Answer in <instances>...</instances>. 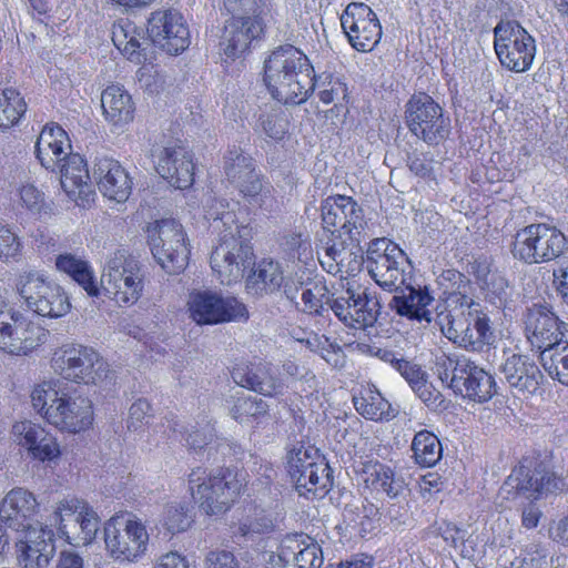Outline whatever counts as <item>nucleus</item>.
<instances>
[{"label": "nucleus", "mask_w": 568, "mask_h": 568, "mask_svg": "<svg viewBox=\"0 0 568 568\" xmlns=\"http://www.w3.org/2000/svg\"><path fill=\"white\" fill-rule=\"evenodd\" d=\"M405 119L409 131L428 145H438L449 136L450 119L426 93L415 94L408 100Z\"/></svg>", "instance_id": "nucleus-15"}, {"label": "nucleus", "mask_w": 568, "mask_h": 568, "mask_svg": "<svg viewBox=\"0 0 568 568\" xmlns=\"http://www.w3.org/2000/svg\"><path fill=\"white\" fill-rule=\"evenodd\" d=\"M339 240V242L333 240V244L325 250L324 258L336 262L337 264H344L349 257L354 255V263L356 266L351 267V271H355L361 265L359 260L362 256L355 252L346 250V245L351 244L349 240H347V236L345 239L342 236Z\"/></svg>", "instance_id": "nucleus-56"}, {"label": "nucleus", "mask_w": 568, "mask_h": 568, "mask_svg": "<svg viewBox=\"0 0 568 568\" xmlns=\"http://www.w3.org/2000/svg\"><path fill=\"white\" fill-rule=\"evenodd\" d=\"M187 305L191 318L199 325H215L248 318L246 306L236 297L222 296L210 290L192 292Z\"/></svg>", "instance_id": "nucleus-19"}, {"label": "nucleus", "mask_w": 568, "mask_h": 568, "mask_svg": "<svg viewBox=\"0 0 568 568\" xmlns=\"http://www.w3.org/2000/svg\"><path fill=\"white\" fill-rule=\"evenodd\" d=\"M494 47L500 63L514 72L529 70L536 55L535 39L514 20L497 23Z\"/></svg>", "instance_id": "nucleus-16"}, {"label": "nucleus", "mask_w": 568, "mask_h": 568, "mask_svg": "<svg viewBox=\"0 0 568 568\" xmlns=\"http://www.w3.org/2000/svg\"><path fill=\"white\" fill-rule=\"evenodd\" d=\"M440 534L446 542L460 550L463 557L471 558L474 556L475 540L466 529L447 523L444 527H440Z\"/></svg>", "instance_id": "nucleus-50"}, {"label": "nucleus", "mask_w": 568, "mask_h": 568, "mask_svg": "<svg viewBox=\"0 0 568 568\" xmlns=\"http://www.w3.org/2000/svg\"><path fill=\"white\" fill-rule=\"evenodd\" d=\"M152 418V407L144 398L136 399L129 408L126 426L129 430H138L143 425L150 423Z\"/></svg>", "instance_id": "nucleus-55"}, {"label": "nucleus", "mask_w": 568, "mask_h": 568, "mask_svg": "<svg viewBox=\"0 0 568 568\" xmlns=\"http://www.w3.org/2000/svg\"><path fill=\"white\" fill-rule=\"evenodd\" d=\"M397 372L408 383L412 390L416 389L428 378V374L422 368L419 364L407 361L405 358L402 364H399Z\"/></svg>", "instance_id": "nucleus-60"}, {"label": "nucleus", "mask_w": 568, "mask_h": 568, "mask_svg": "<svg viewBox=\"0 0 568 568\" xmlns=\"http://www.w3.org/2000/svg\"><path fill=\"white\" fill-rule=\"evenodd\" d=\"M105 549L118 561H132L146 551L149 534L136 518L111 517L103 528Z\"/></svg>", "instance_id": "nucleus-18"}, {"label": "nucleus", "mask_w": 568, "mask_h": 568, "mask_svg": "<svg viewBox=\"0 0 568 568\" xmlns=\"http://www.w3.org/2000/svg\"><path fill=\"white\" fill-rule=\"evenodd\" d=\"M103 113L113 124L133 120L134 105L131 95L119 85L108 87L101 94Z\"/></svg>", "instance_id": "nucleus-36"}, {"label": "nucleus", "mask_w": 568, "mask_h": 568, "mask_svg": "<svg viewBox=\"0 0 568 568\" xmlns=\"http://www.w3.org/2000/svg\"><path fill=\"white\" fill-rule=\"evenodd\" d=\"M154 568H189V562L181 554L171 551L161 556Z\"/></svg>", "instance_id": "nucleus-64"}, {"label": "nucleus", "mask_w": 568, "mask_h": 568, "mask_svg": "<svg viewBox=\"0 0 568 568\" xmlns=\"http://www.w3.org/2000/svg\"><path fill=\"white\" fill-rule=\"evenodd\" d=\"M413 457L422 467H433L442 458V444L439 439L428 430L418 432L412 442Z\"/></svg>", "instance_id": "nucleus-41"}, {"label": "nucleus", "mask_w": 568, "mask_h": 568, "mask_svg": "<svg viewBox=\"0 0 568 568\" xmlns=\"http://www.w3.org/2000/svg\"><path fill=\"white\" fill-rule=\"evenodd\" d=\"M366 267L374 281L387 291H397L412 280L413 266L406 254L385 239H375L369 243Z\"/></svg>", "instance_id": "nucleus-11"}, {"label": "nucleus", "mask_w": 568, "mask_h": 568, "mask_svg": "<svg viewBox=\"0 0 568 568\" xmlns=\"http://www.w3.org/2000/svg\"><path fill=\"white\" fill-rule=\"evenodd\" d=\"M233 379L242 387L252 389L265 396H271L276 389L274 377L268 369L262 365H251L244 368L234 369Z\"/></svg>", "instance_id": "nucleus-37"}, {"label": "nucleus", "mask_w": 568, "mask_h": 568, "mask_svg": "<svg viewBox=\"0 0 568 568\" xmlns=\"http://www.w3.org/2000/svg\"><path fill=\"white\" fill-rule=\"evenodd\" d=\"M101 287L120 306L133 305L144 288L141 263L124 252H115L101 276Z\"/></svg>", "instance_id": "nucleus-8"}, {"label": "nucleus", "mask_w": 568, "mask_h": 568, "mask_svg": "<svg viewBox=\"0 0 568 568\" xmlns=\"http://www.w3.org/2000/svg\"><path fill=\"white\" fill-rule=\"evenodd\" d=\"M224 173L227 182L251 205L271 209L272 185L261 174L255 161L248 154L239 150L230 151L224 158Z\"/></svg>", "instance_id": "nucleus-9"}, {"label": "nucleus", "mask_w": 568, "mask_h": 568, "mask_svg": "<svg viewBox=\"0 0 568 568\" xmlns=\"http://www.w3.org/2000/svg\"><path fill=\"white\" fill-rule=\"evenodd\" d=\"M205 219L210 222L212 232L221 234L230 232L240 233L236 216L229 210V202L222 199H211L206 203Z\"/></svg>", "instance_id": "nucleus-42"}, {"label": "nucleus", "mask_w": 568, "mask_h": 568, "mask_svg": "<svg viewBox=\"0 0 568 568\" xmlns=\"http://www.w3.org/2000/svg\"><path fill=\"white\" fill-rule=\"evenodd\" d=\"M153 257L168 274H179L189 263L190 250L183 226L174 219H162L148 226Z\"/></svg>", "instance_id": "nucleus-10"}, {"label": "nucleus", "mask_w": 568, "mask_h": 568, "mask_svg": "<svg viewBox=\"0 0 568 568\" xmlns=\"http://www.w3.org/2000/svg\"><path fill=\"white\" fill-rule=\"evenodd\" d=\"M341 24L354 49L372 51L381 41L382 27L376 13L363 2L349 3L341 17Z\"/></svg>", "instance_id": "nucleus-21"}, {"label": "nucleus", "mask_w": 568, "mask_h": 568, "mask_svg": "<svg viewBox=\"0 0 568 568\" xmlns=\"http://www.w3.org/2000/svg\"><path fill=\"white\" fill-rule=\"evenodd\" d=\"M262 128L271 139L282 140L288 131V120L283 113H271L262 119Z\"/></svg>", "instance_id": "nucleus-57"}, {"label": "nucleus", "mask_w": 568, "mask_h": 568, "mask_svg": "<svg viewBox=\"0 0 568 568\" xmlns=\"http://www.w3.org/2000/svg\"><path fill=\"white\" fill-rule=\"evenodd\" d=\"M467 306V312L445 315L440 322V329L449 341L466 351L483 352L495 342L490 320L479 308V304L471 301Z\"/></svg>", "instance_id": "nucleus-7"}, {"label": "nucleus", "mask_w": 568, "mask_h": 568, "mask_svg": "<svg viewBox=\"0 0 568 568\" xmlns=\"http://www.w3.org/2000/svg\"><path fill=\"white\" fill-rule=\"evenodd\" d=\"M70 153L71 144L67 132L54 123L44 125L36 142V154L41 165L55 172Z\"/></svg>", "instance_id": "nucleus-30"}, {"label": "nucleus", "mask_w": 568, "mask_h": 568, "mask_svg": "<svg viewBox=\"0 0 568 568\" xmlns=\"http://www.w3.org/2000/svg\"><path fill=\"white\" fill-rule=\"evenodd\" d=\"M121 33L122 30H113L112 40L115 47L126 54L130 60L141 62L142 54L140 52V39L135 34H132L129 40L122 41Z\"/></svg>", "instance_id": "nucleus-61"}, {"label": "nucleus", "mask_w": 568, "mask_h": 568, "mask_svg": "<svg viewBox=\"0 0 568 568\" xmlns=\"http://www.w3.org/2000/svg\"><path fill=\"white\" fill-rule=\"evenodd\" d=\"M33 407L57 428L69 433L88 429L93 422V406L90 398L68 392L59 379L36 386L31 393Z\"/></svg>", "instance_id": "nucleus-2"}, {"label": "nucleus", "mask_w": 568, "mask_h": 568, "mask_svg": "<svg viewBox=\"0 0 568 568\" xmlns=\"http://www.w3.org/2000/svg\"><path fill=\"white\" fill-rule=\"evenodd\" d=\"M331 310L346 326L363 329L376 323L381 303L367 290L348 287L343 295L333 298Z\"/></svg>", "instance_id": "nucleus-20"}, {"label": "nucleus", "mask_w": 568, "mask_h": 568, "mask_svg": "<svg viewBox=\"0 0 568 568\" xmlns=\"http://www.w3.org/2000/svg\"><path fill=\"white\" fill-rule=\"evenodd\" d=\"M21 250L19 236L8 225L0 223V258L16 260L20 256Z\"/></svg>", "instance_id": "nucleus-54"}, {"label": "nucleus", "mask_w": 568, "mask_h": 568, "mask_svg": "<svg viewBox=\"0 0 568 568\" xmlns=\"http://www.w3.org/2000/svg\"><path fill=\"white\" fill-rule=\"evenodd\" d=\"M52 367L63 379L84 385H102L111 382L109 364L93 348L80 344H67L57 349Z\"/></svg>", "instance_id": "nucleus-3"}, {"label": "nucleus", "mask_w": 568, "mask_h": 568, "mask_svg": "<svg viewBox=\"0 0 568 568\" xmlns=\"http://www.w3.org/2000/svg\"><path fill=\"white\" fill-rule=\"evenodd\" d=\"M375 475L376 478L373 483L393 499L400 497L407 490L404 479L396 476L388 467L379 466L375 470Z\"/></svg>", "instance_id": "nucleus-53"}, {"label": "nucleus", "mask_w": 568, "mask_h": 568, "mask_svg": "<svg viewBox=\"0 0 568 568\" xmlns=\"http://www.w3.org/2000/svg\"><path fill=\"white\" fill-rule=\"evenodd\" d=\"M49 332L0 298V349L27 355L47 341Z\"/></svg>", "instance_id": "nucleus-17"}, {"label": "nucleus", "mask_w": 568, "mask_h": 568, "mask_svg": "<svg viewBox=\"0 0 568 568\" xmlns=\"http://www.w3.org/2000/svg\"><path fill=\"white\" fill-rule=\"evenodd\" d=\"M353 400L356 410L367 419L382 420L389 416V404L376 389L368 387Z\"/></svg>", "instance_id": "nucleus-44"}, {"label": "nucleus", "mask_w": 568, "mask_h": 568, "mask_svg": "<svg viewBox=\"0 0 568 568\" xmlns=\"http://www.w3.org/2000/svg\"><path fill=\"white\" fill-rule=\"evenodd\" d=\"M48 525H55L58 532L70 545L85 546L94 540L100 518L87 501L78 498L63 499L57 505Z\"/></svg>", "instance_id": "nucleus-13"}, {"label": "nucleus", "mask_w": 568, "mask_h": 568, "mask_svg": "<svg viewBox=\"0 0 568 568\" xmlns=\"http://www.w3.org/2000/svg\"><path fill=\"white\" fill-rule=\"evenodd\" d=\"M284 277L281 266L272 260H263L257 264L253 275L246 281L248 290H255L257 294H268L282 287Z\"/></svg>", "instance_id": "nucleus-38"}, {"label": "nucleus", "mask_w": 568, "mask_h": 568, "mask_svg": "<svg viewBox=\"0 0 568 568\" xmlns=\"http://www.w3.org/2000/svg\"><path fill=\"white\" fill-rule=\"evenodd\" d=\"M308 285L310 286L302 292L304 311L322 314L324 305L331 307L333 295L329 294V291L323 282H314Z\"/></svg>", "instance_id": "nucleus-51"}, {"label": "nucleus", "mask_w": 568, "mask_h": 568, "mask_svg": "<svg viewBox=\"0 0 568 568\" xmlns=\"http://www.w3.org/2000/svg\"><path fill=\"white\" fill-rule=\"evenodd\" d=\"M214 438V429L212 426L206 425L202 430H194L187 436V445L194 450H200L212 444Z\"/></svg>", "instance_id": "nucleus-62"}, {"label": "nucleus", "mask_w": 568, "mask_h": 568, "mask_svg": "<svg viewBox=\"0 0 568 568\" xmlns=\"http://www.w3.org/2000/svg\"><path fill=\"white\" fill-rule=\"evenodd\" d=\"M343 226L341 235L347 236L351 245L358 246L362 237L366 234L367 220L363 209L349 196V203L343 213Z\"/></svg>", "instance_id": "nucleus-45"}, {"label": "nucleus", "mask_w": 568, "mask_h": 568, "mask_svg": "<svg viewBox=\"0 0 568 568\" xmlns=\"http://www.w3.org/2000/svg\"><path fill=\"white\" fill-rule=\"evenodd\" d=\"M404 288L399 294L393 296L389 307L399 316L412 321L430 322L432 312L429 306L434 302V296L426 285L413 283L412 280L402 284Z\"/></svg>", "instance_id": "nucleus-27"}, {"label": "nucleus", "mask_w": 568, "mask_h": 568, "mask_svg": "<svg viewBox=\"0 0 568 568\" xmlns=\"http://www.w3.org/2000/svg\"><path fill=\"white\" fill-rule=\"evenodd\" d=\"M20 203L30 213L42 216L52 214V204L45 200L43 192L33 184H24L19 189Z\"/></svg>", "instance_id": "nucleus-49"}, {"label": "nucleus", "mask_w": 568, "mask_h": 568, "mask_svg": "<svg viewBox=\"0 0 568 568\" xmlns=\"http://www.w3.org/2000/svg\"><path fill=\"white\" fill-rule=\"evenodd\" d=\"M55 266L60 272L70 275L90 296H98L99 287L85 261L71 253H65L57 256Z\"/></svg>", "instance_id": "nucleus-39"}, {"label": "nucleus", "mask_w": 568, "mask_h": 568, "mask_svg": "<svg viewBox=\"0 0 568 568\" xmlns=\"http://www.w3.org/2000/svg\"><path fill=\"white\" fill-rule=\"evenodd\" d=\"M419 399L430 409H444L446 403L443 394L437 390L433 384L428 382L420 384L416 389L413 390Z\"/></svg>", "instance_id": "nucleus-58"}, {"label": "nucleus", "mask_w": 568, "mask_h": 568, "mask_svg": "<svg viewBox=\"0 0 568 568\" xmlns=\"http://www.w3.org/2000/svg\"><path fill=\"white\" fill-rule=\"evenodd\" d=\"M27 104L20 93L12 89H4L0 94V128L14 125L26 112Z\"/></svg>", "instance_id": "nucleus-47"}, {"label": "nucleus", "mask_w": 568, "mask_h": 568, "mask_svg": "<svg viewBox=\"0 0 568 568\" xmlns=\"http://www.w3.org/2000/svg\"><path fill=\"white\" fill-rule=\"evenodd\" d=\"M282 550L287 568H320L323 565L321 547L303 534L286 535L282 539Z\"/></svg>", "instance_id": "nucleus-32"}, {"label": "nucleus", "mask_w": 568, "mask_h": 568, "mask_svg": "<svg viewBox=\"0 0 568 568\" xmlns=\"http://www.w3.org/2000/svg\"><path fill=\"white\" fill-rule=\"evenodd\" d=\"M93 178L100 192L118 203L125 202L132 191L129 173L119 161L108 156L97 158L93 166Z\"/></svg>", "instance_id": "nucleus-26"}, {"label": "nucleus", "mask_w": 568, "mask_h": 568, "mask_svg": "<svg viewBox=\"0 0 568 568\" xmlns=\"http://www.w3.org/2000/svg\"><path fill=\"white\" fill-rule=\"evenodd\" d=\"M262 31L260 21L251 16L232 17L225 22L220 45L224 54L234 60L241 57Z\"/></svg>", "instance_id": "nucleus-28"}, {"label": "nucleus", "mask_w": 568, "mask_h": 568, "mask_svg": "<svg viewBox=\"0 0 568 568\" xmlns=\"http://www.w3.org/2000/svg\"><path fill=\"white\" fill-rule=\"evenodd\" d=\"M16 286L27 307L40 316L62 317L71 308L69 297L63 288L49 281L39 271L21 272Z\"/></svg>", "instance_id": "nucleus-6"}, {"label": "nucleus", "mask_w": 568, "mask_h": 568, "mask_svg": "<svg viewBox=\"0 0 568 568\" xmlns=\"http://www.w3.org/2000/svg\"><path fill=\"white\" fill-rule=\"evenodd\" d=\"M463 373V376L456 379V385H452L455 394L477 403H485L497 393L494 377L475 362L469 359Z\"/></svg>", "instance_id": "nucleus-31"}, {"label": "nucleus", "mask_w": 568, "mask_h": 568, "mask_svg": "<svg viewBox=\"0 0 568 568\" xmlns=\"http://www.w3.org/2000/svg\"><path fill=\"white\" fill-rule=\"evenodd\" d=\"M304 68L305 67L290 73L285 79H282V81L285 82L283 90H281L278 84L270 87L268 91L272 97L284 104H301L305 102L310 93L314 91L315 82L312 64L310 63L308 70H303Z\"/></svg>", "instance_id": "nucleus-35"}, {"label": "nucleus", "mask_w": 568, "mask_h": 568, "mask_svg": "<svg viewBox=\"0 0 568 568\" xmlns=\"http://www.w3.org/2000/svg\"><path fill=\"white\" fill-rule=\"evenodd\" d=\"M554 284L561 301L568 305V264L554 270Z\"/></svg>", "instance_id": "nucleus-63"}, {"label": "nucleus", "mask_w": 568, "mask_h": 568, "mask_svg": "<svg viewBox=\"0 0 568 568\" xmlns=\"http://www.w3.org/2000/svg\"><path fill=\"white\" fill-rule=\"evenodd\" d=\"M12 433L19 445L27 447L40 460H51L60 455L55 438L37 424L28 420L16 423Z\"/></svg>", "instance_id": "nucleus-33"}, {"label": "nucleus", "mask_w": 568, "mask_h": 568, "mask_svg": "<svg viewBox=\"0 0 568 568\" xmlns=\"http://www.w3.org/2000/svg\"><path fill=\"white\" fill-rule=\"evenodd\" d=\"M155 170L175 189H186L194 181L192 155L182 145L164 146L158 155Z\"/></svg>", "instance_id": "nucleus-24"}, {"label": "nucleus", "mask_w": 568, "mask_h": 568, "mask_svg": "<svg viewBox=\"0 0 568 568\" xmlns=\"http://www.w3.org/2000/svg\"><path fill=\"white\" fill-rule=\"evenodd\" d=\"M148 34L154 44L170 54L184 51L190 44V32L180 12L159 10L148 21Z\"/></svg>", "instance_id": "nucleus-22"}, {"label": "nucleus", "mask_w": 568, "mask_h": 568, "mask_svg": "<svg viewBox=\"0 0 568 568\" xmlns=\"http://www.w3.org/2000/svg\"><path fill=\"white\" fill-rule=\"evenodd\" d=\"M348 203L349 196L346 195L328 196L322 201L321 216L323 227L331 232L336 240L343 236L341 235L344 217L343 213Z\"/></svg>", "instance_id": "nucleus-43"}, {"label": "nucleus", "mask_w": 568, "mask_h": 568, "mask_svg": "<svg viewBox=\"0 0 568 568\" xmlns=\"http://www.w3.org/2000/svg\"><path fill=\"white\" fill-rule=\"evenodd\" d=\"M242 485L231 471L211 476L202 467L192 469L189 475V489L192 498L207 516L227 511L241 493Z\"/></svg>", "instance_id": "nucleus-5"}, {"label": "nucleus", "mask_w": 568, "mask_h": 568, "mask_svg": "<svg viewBox=\"0 0 568 568\" xmlns=\"http://www.w3.org/2000/svg\"><path fill=\"white\" fill-rule=\"evenodd\" d=\"M254 263L253 247L241 232L221 234L210 258L213 272L224 285L241 281Z\"/></svg>", "instance_id": "nucleus-14"}, {"label": "nucleus", "mask_w": 568, "mask_h": 568, "mask_svg": "<svg viewBox=\"0 0 568 568\" xmlns=\"http://www.w3.org/2000/svg\"><path fill=\"white\" fill-rule=\"evenodd\" d=\"M568 250L562 232L545 223L530 224L517 231L511 243L514 258L526 264H541L560 257Z\"/></svg>", "instance_id": "nucleus-4"}, {"label": "nucleus", "mask_w": 568, "mask_h": 568, "mask_svg": "<svg viewBox=\"0 0 568 568\" xmlns=\"http://www.w3.org/2000/svg\"><path fill=\"white\" fill-rule=\"evenodd\" d=\"M162 521L168 531L176 534L189 529L193 520L185 506L173 503L165 507Z\"/></svg>", "instance_id": "nucleus-52"}, {"label": "nucleus", "mask_w": 568, "mask_h": 568, "mask_svg": "<svg viewBox=\"0 0 568 568\" xmlns=\"http://www.w3.org/2000/svg\"><path fill=\"white\" fill-rule=\"evenodd\" d=\"M303 67V70H308L310 60L302 51L291 44L278 47L264 63V82L267 89L278 84L283 90L285 82L282 79Z\"/></svg>", "instance_id": "nucleus-29"}, {"label": "nucleus", "mask_w": 568, "mask_h": 568, "mask_svg": "<svg viewBox=\"0 0 568 568\" xmlns=\"http://www.w3.org/2000/svg\"><path fill=\"white\" fill-rule=\"evenodd\" d=\"M526 337L530 345L541 351L562 341L566 324L546 305L534 304L524 314Z\"/></svg>", "instance_id": "nucleus-23"}, {"label": "nucleus", "mask_w": 568, "mask_h": 568, "mask_svg": "<svg viewBox=\"0 0 568 568\" xmlns=\"http://www.w3.org/2000/svg\"><path fill=\"white\" fill-rule=\"evenodd\" d=\"M60 172V183L64 192L73 200H87L91 194L89 170L79 154L70 153L57 169Z\"/></svg>", "instance_id": "nucleus-34"}, {"label": "nucleus", "mask_w": 568, "mask_h": 568, "mask_svg": "<svg viewBox=\"0 0 568 568\" xmlns=\"http://www.w3.org/2000/svg\"><path fill=\"white\" fill-rule=\"evenodd\" d=\"M268 405L262 398L256 396L239 397L230 413L231 416L241 424H248L253 420L257 423L267 416Z\"/></svg>", "instance_id": "nucleus-46"}, {"label": "nucleus", "mask_w": 568, "mask_h": 568, "mask_svg": "<svg viewBox=\"0 0 568 568\" xmlns=\"http://www.w3.org/2000/svg\"><path fill=\"white\" fill-rule=\"evenodd\" d=\"M204 568H240V562L230 550H210L204 559Z\"/></svg>", "instance_id": "nucleus-59"}, {"label": "nucleus", "mask_w": 568, "mask_h": 568, "mask_svg": "<svg viewBox=\"0 0 568 568\" xmlns=\"http://www.w3.org/2000/svg\"><path fill=\"white\" fill-rule=\"evenodd\" d=\"M39 504L32 493L11 489L0 503V523L18 534L16 548L22 568H48L55 556V532L48 524L33 520Z\"/></svg>", "instance_id": "nucleus-1"}, {"label": "nucleus", "mask_w": 568, "mask_h": 568, "mask_svg": "<svg viewBox=\"0 0 568 568\" xmlns=\"http://www.w3.org/2000/svg\"><path fill=\"white\" fill-rule=\"evenodd\" d=\"M287 473L300 495L325 494L332 486L331 468L313 446L300 445L288 452Z\"/></svg>", "instance_id": "nucleus-12"}, {"label": "nucleus", "mask_w": 568, "mask_h": 568, "mask_svg": "<svg viewBox=\"0 0 568 568\" xmlns=\"http://www.w3.org/2000/svg\"><path fill=\"white\" fill-rule=\"evenodd\" d=\"M468 361L469 358L465 356L453 357L446 354L438 356L435 365L439 379L447 383L448 387L452 388V385H456V379L463 376V371L466 369Z\"/></svg>", "instance_id": "nucleus-48"}, {"label": "nucleus", "mask_w": 568, "mask_h": 568, "mask_svg": "<svg viewBox=\"0 0 568 568\" xmlns=\"http://www.w3.org/2000/svg\"><path fill=\"white\" fill-rule=\"evenodd\" d=\"M539 361L552 379L568 386V343L558 342L539 351Z\"/></svg>", "instance_id": "nucleus-40"}, {"label": "nucleus", "mask_w": 568, "mask_h": 568, "mask_svg": "<svg viewBox=\"0 0 568 568\" xmlns=\"http://www.w3.org/2000/svg\"><path fill=\"white\" fill-rule=\"evenodd\" d=\"M500 373L513 392L520 396L537 393L544 375L527 355L511 354L500 366Z\"/></svg>", "instance_id": "nucleus-25"}]
</instances>
